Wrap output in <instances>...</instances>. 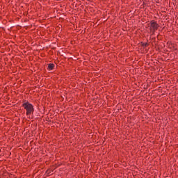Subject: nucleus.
Here are the masks:
<instances>
[{"label":"nucleus","instance_id":"obj_1","mask_svg":"<svg viewBox=\"0 0 178 178\" xmlns=\"http://www.w3.org/2000/svg\"><path fill=\"white\" fill-rule=\"evenodd\" d=\"M23 108L26 111L27 116L31 115L34 112V106L29 102H26L22 104Z\"/></svg>","mask_w":178,"mask_h":178},{"label":"nucleus","instance_id":"obj_2","mask_svg":"<svg viewBox=\"0 0 178 178\" xmlns=\"http://www.w3.org/2000/svg\"><path fill=\"white\" fill-rule=\"evenodd\" d=\"M150 31L152 33H155L156 30H158V28L159 27V25L156 22L152 21L150 22V25L149 26Z\"/></svg>","mask_w":178,"mask_h":178},{"label":"nucleus","instance_id":"obj_3","mask_svg":"<svg viewBox=\"0 0 178 178\" xmlns=\"http://www.w3.org/2000/svg\"><path fill=\"white\" fill-rule=\"evenodd\" d=\"M55 67V65L54 64H49L48 65V70H53L54 67Z\"/></svg>","mask_w":178,"mask_h":178}]
</instances>
